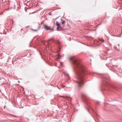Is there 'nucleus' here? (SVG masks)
Returning a JSON list of instances; mask_svg holds the SVG:
<instances>
[{
  "label": "nucleus",
  "mask_w": 122,
  "mask_h": 122,
  "mask_svg": "<svg viewBox=\"0 0 122 122\" xmlns=\"http://www.w3.org/2000/svg\"><path fill=\"white\" fill-rule=\"evenodd\" d=\"M73 65V69L76 74V81L77 85L79 88H81L84 83V80L87 73L85 67L81 64L79 59L76 56H72L70 57Z\"/></svg>",
  "instance_id": "f257e3e1"
},
{
  "label": "nucleus",
  "mask_w": 122,
  "mask_h": 122,
  "mask_svg": "<svg viewBox=\"0 0 122 122\" xmlns=\"http://www.w3.org/2000/svg\"><path fill=\"white\" fill-rule=\"evenodd\" d=\"M44 28L46 30H50L52 31H53L54 30V28L51 29V27L47 25H44Z\"/></svg>",
  "instance_id": "f03ea898"
},
{
  "label": "nucleus",
  "mask_w": 122,
  "mask_h": 122,
  "mask_svg": "<svg viewBox=\"0 0 122 122\" xmlns=\"http://www.w3.org/2000/svg\"><path fill=\"white\" fill-rule=\"evenodd\" d=\"M41 25H40V23H39L38 25H37V29L36 30H34L33 29L32 30L33 31H37L38 30H39L40 29L41 27Z\"/></svg>",
  "instance_id": "7ed1b4c3"
},
{
  "label": "nucleus",
  "mask_w": 122,
  "mask_h": 122,
  "mask_svg": "<svg viewBox=\"0 0 122 122\" xmlns=\"http://www.w3.org/2000/svg\"><path fill=\"white\" fill-rule=\"evenodd\" d=\"M82 97L83 98L86 99H87L88 98V97L85 94H82Z\"/></svg>",
  "instance_id": "20e7f679"
},
{
  "label": "nucleus",
  "mask_w": 122,
  "mask_h": 122,
  "mask_svg": "<svg viewBox=\"0 0 122 122\" xmlns=\"http://www.w3.org/2000/svg\"><path fill=\"white\" fill-rule=\"evenodd\" d=\"M56 25L57 26V29L58 30L59 28H60V24L57 21L56 22Z\"/></svg>",
  "instance_id": "39448f33"
},
{
  "label": "nucleus",
  "mask_w": 122,
  "mask_h": 122,
  "mask_svg": "<svg viewBox=\"0 0 122 122\" xmlns=\"http://www.w3.org/2000/svg\"><path fill=\"white\" fill-rule=\"evenodd\" d=\"M62 57V56H61V55H60V54H58V58H57V59H60V58L61 57Z\"/></svg>",
  "instance_id": "423d86ee"
},
{
  "label": "nucleus",
  "mask_w": 122,
  "mask_h": 122,
  "mask_svg": "<svg viewBox=\"0 0 122 122\" xmlns=\"http://www.w3.org/2000/svg\"><path fill=\"white\" fill-rule=\"evenodd\" d=\"M61 20L62 21L61 23L62 24H63L65 23V21L62 19H61Z\"/></svg>",
  "instance_id": "0eeeda50"
},
{
  "label": "nucleus",
  "mask_w": 122,
  "mask_h": 122,
  "mask_svg": "<svg viewBox=\"0 0 122 122\" xmlns=\"http://www.w3.org/2000/svg\"><path fill=\"white\" fill-rule=\"evenodd\" d=\"M57 42L58 43L59 45H60L61 43V42L59 41H57Z\"/></svg>",
  "instance_id": "6e6552de"
},
{
  "label": "nucleus",
  "mask_w": 122,
  "mask_h": 122,
  "mask_svg": "<svg viewBox=\"0 0 122 122\" xmlns=\"http://www.w3.org/2000/svg\"><path fill=\"white\" fill-rule=\"evenodd\" d=\"M21 31L22 33H23L24 31V30L23 29H22L21 30Z\"/></svg>",
  "instance_id": "1a4fd4ad"
},
{
  "label": "nucleus",
  "mask_w": 122,
  "mask_h": 122,
  "mask_svg": "<svg viewBox=\"0 0 122 122\" xmlns=\"http://www.w3.org/2000/svg\"><path fill=\"white\" fill-rule=\"evenodd\" d=\"M67 97V98H70L71 99V97Z\"/></svg>",
  "instance_id": "9d476101"
},
{
  "label": "nucleus",
  "mask_w": 122,
  "mask_h": 122,
  "mask_svg": "<svg viewBox=\"0 0 122 122\" xmlns=\"http://www.w3.org/2000/svg\"><path fill=\"white\" fill-rule=\"evenodd\" d=\"M102 41L103 42H104V40H102Z\"/></svg>",
  "instance_id": "9b49d317"
},
{
  "label": "nucleus",
  "mask_w": 122,
  "mask_h": 122,
  "mask_svg": "<svg viewBox=\"0 0 122 122\" xmlns=\"http://www.w3.org/2000/svg\"><path fill=\"white\" fill-rule=\"evenodd\" d=\"M51 40V39H48V40L47 41H49L50 40Z\"/></svg>",
  "instance_id": "f8f14e48"
},
{
  "label": "nucleus",
  "mask_w": 122,
  "mask_h": 122,
  "mask_svg": "<svg viewBox=\"0 0 122 122\" xmlns=\"http://www.w3.org/2000/svg\"><path fill=\"white\" fill-rule=\"evenodd\" d=\"M60 63H61V65H62V62H60Z\"/></svg>",
  "instance_id": "ddd939ff"
},
{
  "label": "nucleus",
  "mask_w": 122,
  "mask_h": 122,
  "mask_svg": "<svg viewBox=\"0 0 122 122\" xmlns=\"http://www.w3.org/2000/svg\"><path fill=\"white\" fill-rule=\"evenodd\" d=\"M12 20V22H13V23L14 22V21L12 20Z\"/></svg>",
  "instance_id": "4468645a"
},
{
  "label": "nucleus",
  "mask_w": 122,
  "mask_h": 122,
  "mask_svg": "<svg viewBox=\"0 0 122 122\" xmlns=\"http://www.w3.org/2000/svg\"><path fill=\"white\" fill-rule=\"evenodd\" d=\"M47 44H48V45L49 46V43H47Z\"/></svg>",
  "instance_id": "2eb2a0df"
},
{
  "label": "nucleus",
  "mask_w": 122,
  "mask_h": 122,
  "mask_svg": "<svg viewBox=\"0 0 122 122\" xmlns=\"http://www.w3.org/2000/svg\"><path fill=\"white\" fill-rule=\"evenodd\" d=\"M68 76V74H67V76Z\"/></svg>",
  "instance_id": "dca6fc26"
},
{
  "label": "nucleus",
  "mask_w": 122,
  "mask_h": 122,
  "mask_svg": "<svg viewBox=\"0 0 122 122\" xmlns=\"http://www.w3.org/2000/svg\"><path fill=\"white\" fill-rule=\"evenodd\" d=\"M62 97V96H60V97Z\"/></svg>",
  "instance_id": "f3484780"
}]
</instances>
